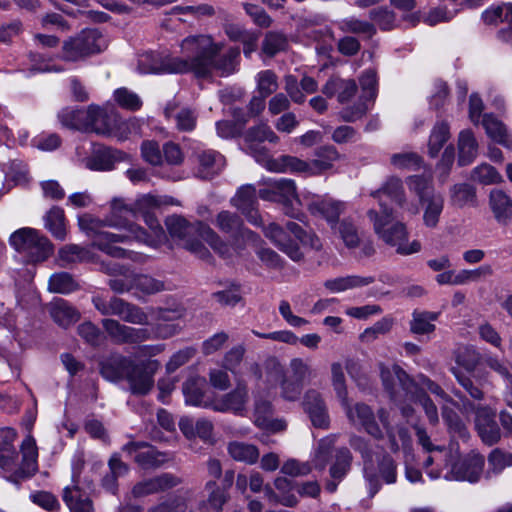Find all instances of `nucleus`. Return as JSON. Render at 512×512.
Here are the masks:
<instances>
[{
	"instance_id": "6e6552de",
	"label": "nucleus",
	"mask_w": 512,
	"mask_h": 512,
	"mask_svg": "<svg viewBox=\"0 0 512 512\" xmlns=\"http://www.w3.org/2000/svg\"><path fill=\"white\" fill-rule=\"evenodd\" d=\"M264 233L293 261H299L302 258L297 241L304 245H310L314 249H319L321 246L320 240L314 234L308 233L299 224L292 221L287 222L285 228L277 223H270L264 228Z\"/></svg>"
},
{
	"instance_id": "58836bf2",
	"label": "nucleus",
	"mask_w": 512,
	"mask_h": 512,
	"mask_svg": "<svg viewBox=\"0 0 512 512\" xmlns=\"http://www.w3.org/2000/svg\"><path fill=\"white\" fill-rule=\"evenodd\" d=\"M109 472L102 478V487L113 495L118 492V478L123 477L129 471V467L125 464L117 454L111 456L108 461Z\"/></svg>"
},
{
	"instance_id": "79ce46f5",
	"label": "nucleus",
	"mask_w": 512,
	"mask_h": 512,
	"mask_svg": "<svg viewBox=\"0 0 512 512\" xmlns=\"http://www.w3.org/2000/svg\"><path fill=\"white\" fill-rule=\"evenodd\" d=\"M482 125L487 135L496 143H499L509 149H512V137L507 132L502 122L492 115L486 114L483 117Z\"/></svg>"
},
{
	"instance_id": "13d9d810",
	"label": "nucleus",
	"mask_w": 512,
	"mask_h": 512,
	"mask_svg": "<svg viewBox=\"0 0 512 512\" xmlns=\"http://www.w3.org/2000/svg\"><path fill=\"white\" fill-rule=\"evenodd\" d=\"M288 45L287 37L279 31H269L266 33L262 42V51L269 57L286 49Z\"/></svg>"
},
{
	"instance_id": "20e7f679",
	"label": "nucleus",
	"mask_w": 512,
	"mask_h": 512,
	"mask_svg": "<svg viewBox=\"0 0 512 512\" xmlns=\"http://www.w3.org/2000/svg\"><path fill=\"white\" fill-rule=\"evenodd\" d=\"M17 434L8 429L3 441L0 442V468L9 473L5 478L15 484L32 477L37 469L38 449L32 435H27L21 444L22 461L18 465V453L13 445Z\"/></svg>"
},
{
	"instance_id": "c9c22d12",
	"label": "nucleus",
	"mask_w": 512,
	"mask_h": 512,
	"mask_svg": "<svg viewBox=\"0 0 512 512\" xmlns=\"http://www.w3.org/2000/svg\"><path fill=\"white\" fill-rule=\"evenodd\" d=\"M315 158L311 160L312 174L320 175L333 169L335 162L341 160L342 155L333 145H323L314 152Z\"/></svg>"
},
{
	"instance_id": "69168bd1",
	"label": "nucleus",
	"mask_w": 512,
	"mask_h": 512,
	"mask_svg": "<svg viewBox=\"0 0 512 512\" xmlns=\"http://www.w3.org/2000/svg\"><path fill=\"white\" fill-rule=\"evenodd\" d=\"M337 230L347 248L353 249L359 246L360 237L358 229L352 221L349 219H343L339 223Z\"/></svg>"
},
{
	"instance_id": "aec40b11",
	"label": "nucleus",
	"mask_w": 512,
	"mask_h": 512,
	"mask_svg": "<svg viewBox=\"0 0 512 512\" xmlns=\"http://www.w3.org/2000/svg\"><path fill=\"white\" fill-rule=\"evenodd\" d=\"M150 312L155 315L157 321L155 334L158 338L172 337L181 330V326L176 321L183 317V308H150Z\"/></svg>"
},
{
	"instance_id": "473e14b6",
	"label": "nucleus",
	"mask_w": 512,
	"mask_h": 512,
	"mask_svg": "<svg viewBox=\"0 0 512 512\" xmlns=\"http://www.w3.org/2000/svg\"><path fill=\"white\" fill-rule=\"evenodd\" d=\"M322 93L331 98L337 95L340 103L350 101L357 92V84L353 79H342L339 77H331L322 87Z\"/></svg>"
},
{
	"instance_id": "f03ea898",
	"label": "nucleus",
	"mask_w": 512,
	"mask_h": 512,
	"mask_svg": "<svg viewBox=\"0 0 512 512\" xmlns=\"http://www.w3.org/2000/svg\"><path fill=\"white\" fill-rule=\"evenodd\" d=\"M223 44L215 42L208 34L189 35L180 43L181 53L187 57L188 73L198 78L211 76L217 72L228 76L237 70L240 59L239 48H230L220 55Z\"/></svg>"
},
{
	"instance_id": "09e8293b",
	"label": "nucleus",
	"mask_w": 512,
	"mask_h": 512,
	"mask_svg": "<svg viewBox=\"0 0 512 512\" xmlns=\"http://www.w3.org/2000/svg\"><path fill=\"white\" fill-rule=\"evenodd\" d=\"M450 138V128L447 122H436L430 133L428 151L431 157L438 155L439 151Z\"/></svg>"
},
{
	"instance_id": "bf43d9fd",
	"label": "nucleus",
	"mask_w": 512,
	"mask_h": 512,
	"mask_svg": "<svg viewBox=\"0 0 512 512\" xmlns=\"http://www.w3.org/2000/svg\"><path fill=\"white\" fill-rule=\"evenodd\" d=\"M494 273V270L491 265L484 264L476 269H463L456 273V282L459 285L469 284L471 282H479L481 280H486L491 277Z\"/></svg>"
},
{
	"instance_id": "e2e57ef3",
	"label": "nucleus",
	"mask_w": 512,
	"mask_h": 512,
	"mask_svg": "<svg viewBox=\"0 0 512 512\" xmlns=\"http://www.w3.org/2000/svg\"><path fill=\"white\" fill-rule=\"evenodd\" d=\"M124 300L118 297L106 299L103 296L96 295L92 298V303L97 311L104 316H118L121 313Z\"/></svg>"
},
{
	"instance_id": "5701e85b",
	"label": "nucleus",
	"mask_w": 512,
	"mask_h": 512,
	"mask_svg": "<svg viewBox=\"0 0 512 512\" xmlns=\"http://www.w3.org/2000/svg\"><path fill=\"white\" fill-rule=\"evenodd\" d=\"M232 204L246 216L251 224L255 226L262 224L261 216L257 210V192L254 186H242L235 197L232 198Z\"/></svg>"
},
{
	"instance_id": "5fc2aeb1",
	"label": "nucleus",
	"mask_w": 512,
	"mask_h": 512,
	"mask_svg": "<svg viewBox=\"0 0 512 512\" xmlns=\"http://www.w3.org/2000/svg\"><path fill=\"white\" fill-rule=\"evenodd\" d=\"M451 204L462 208L467 205H474L476 202L475 189L466 183L456 184L450 190Z\"/></svg>"
},
{
	"instance_id": "0eeeda50",
	"label": "nucleus",
	"mask_w": 512,
	"mask_h": 512,
	"mask_svg": "<svg viewBox=\"0 0 512 512\" xmlns=\"http://www.w3.org/2000/svg\"><path fill=\"white\" fill-rule=\"evenodd\" d=\"M485 459L478 453H470L463 459H458L456 453L450 449V455L443 458L442 463L427 471L432 479L443 477L452 481H468L475 483L479 481L484 468Z\"/></svg>"
},
{
	"instance_id": "393cba45",
	"label": "nucleus",
	"mask_w": 512,
	"mask_h": 512,
	"mask_svg": "<svg viewBox=\"0 0 512 512\" xmlns=\"http://www.w3.org/2000/svg\"><path fill=\"white\" fill-rule=\"evenodd\" d=\"M475 427L481 440L491 446L501 437L494 413L487 407H478L475 412Z\"/></svg>"
},
{
	"instance_id": "774afa93",
	"label": "nucleus",
	"mask_w": 512,
	"mask_h": 512,
	"mask_svg": "<svg viewBox=\"0 0 512 512\" xmlns=\"http://www.w3.org/2000/svg\"><path fill=\"white\" fill-rule=\"evenodd\" d=\"M390 162L397 169L416 170L420 168L422 159L415 152H401L393 154Z\"/></svg>"
},
{
	"instance_id": "de8ad7c7",
	"label": "nucleus",
	"mask_w": 512,
	"mask_h": 512,
	"mask_svg": "<svg viewBox=\"0 0 512 512\" xmlns=\"http://www.w3.org/2000/svg\"><path fill=\"white\" fill-rule=\"evenodd\" d=\"M438 316L439 313L437 312L415 310L410 322V331L418 335L433 332L435 330V325L432 322L437 320Z\"/></svg>"
},
{
	"instance_id": "c03bdc74",
	"label": "nucleus",
	"mask_w": 512,
	"mask_h": 512,
	"mask_svg": "<svg viewBox=\"0 0 512 512\" xmlns=\"http://www.w3.org/2000/svg\"><path fill=\"white\" fill-rule=\"evenodd\" d=\"M227 451L233 460L250 465L256 463L259 458L258 448L253 444L245 442H230L227 446Z\"/></svg>"
},
{
	"instance_id": "f3484780",
	"label": "nucleus",
	"mask_w": 512,
	"mask_h": 512,
	"mask_svg": "<svg viewBox=\"0 0 512 512\" xmlns=\"http://www.w3.org/2000/svg\"><path fill=\"white\" fill-rule=\"evenodd\" d=\"M122 449L143 469L157 468L167 460L165 453L146 442H129Z\"/></svg>"
},
{
	"instance_id": "72a5a7b5",
	"label": "nucleus",
	"mask_w": 512,
	"mask_h": 512,
	"mask_svg": "<svg viewBox=\"0 0 512 512\" xmlns=\"http://www.w3.org/2000/svg\"><path fill=\"white\" fill-rule=\"evenodd\" d=\"M62 497L70 512H94L90 496L78 485L66 487Z\"/></svg>"
},
{
	"instance_id": "6e6d98bb",
	"label": "nucleus",
	"mask_w": 512,
	"mask_h": 512,
	"mask_svg": "<svg viewBox=\"0 0 512 512\" xmlns=\"http://www.w3.org/2000/svg\"><path fill=\"white\" fill-rule=\"evenodd\" d=\"M167 118H174L176 128L182 132H191L195 129L197 123L196 113L188 108H182L175 115L172 110L167 107L164 111Z\"/></svg>"
},
{
	"instance_id": "423d86ee",
	"label": "nucleus",
	"mask_w": 512,
	"mask_h": 512,
	"mask_svg": "<svg viewBox=\"0 0 512 512\" xmlns=\"http://www.w3.org/2000/svg\"><path fill=\"white\" fill-rule=\"evenodd\" d=\"M380 208V213L375 210H369L367 213L378 237L385 244L395 247L398 254L410 255L419 252L421 244L418 241L406 243L409 235L406 225L395 220L392 209L382 203H380Z\"/></svg>"
},
{
	"instance_id": "864d4df0",
	"label": "nucleus",
	"mask_w": 512,
	"mask_h": 512,
	"mask_svg": "<svg viewBox=\"0 0 512 512\" xmlns=\"http://www.w3.org/2000/svg\"><path fill=\"white\" fill-rule=\"evenodd\" d=\"M287 376L306 385L314 377V371L310 363L302 358H293L289 362Z\"/></svg>"
},
{
	"instance_id": "a211bd4d",
	"label": "nucleus",
	"mask_w": 512,
	"mask_h": 512,
	"mask_svg": "<svg viewBox=\"0 0 512 512\" xmlns=\"http://www.w3.org/2000/svg\"><path fill=\"white\" fill-rule=\"evenodd\" d=\"M341 405L352 424L362 426L368 434L376 439L383 437L382 430L376 423L374 413L368 405L356 403L354 406H351L348 398H346V403H341Z\"/></svg>"
},
{
	"instance_id": "37998d69",
	"label": "nucleus",
	"mask_w": 512,
	"mask_h": 512,
	"mask_svg": "<svg viewBox=\"0 0 512 512\" xmlns=\"http://www.w3.org/2000/svg\"><path fill=\"white\" fill-rule=\"evenodd\" d=\"M88 108L87 109H74L71 107H66L62 109L59 114L58 118L63 126L85 131L87 132V119H88Z\"/></svg>"
},
{
	"instance_id": "f8f14e48",
	"label": "nucleus",
	"mask_w": 512,
	"mask_h": 512,
	"mask_svg": "<svg viewBox=\"0 0 512 512\" xmlns=\"http://www.w3.org/2000/svg\"><path fill=\"white\" fill-rule=\"evenodd\" d=\"M160 367L157 360H143L135 362L129 367L125 380L129 385V390L135 395H146L154 386V374Z\"/></svg>"
},
{
	"instance_id": "4c0bfd02",
	"label": "nucleus",
	"mask_w": 512,
	"mask_h": 512,
	"mask_svg": "<svg viewBox=\"0 0 512 512\" xmlns=\"http://www.w3.org/2000/svg\"><path fill=\"white\" fill-rule=\"evenodd\" d=\"M423 208V223L428 228H436L444 209V198L440 193L430 194L420 201Z\"/></svg>"
},
{
	"instance_id": "dca6fc26",
	"label": "nucleus",
	"mask_w": 512,
	"mask_h": 512,
	"mask_svg": "<svg viewBox=\"0 0 512 512\" xmlns=\"http://www.w3.org/2000/svg\"><path fill=\"white\" fill-rule=\"evenodd\" d=\"M248 401V386L244 380L239 379L233 390L212 401L211 409L217 412H232L236 415H243Z\"/></svg>"
},
{
	"instance_id": "ea45409f",
	"label": "nucleus",
	"mask_w": 512,
	"mask_h": 512,
	"mask_svg": "<svg viewBox=\"0 0 512 512\" xmlns=\"http://www.w3.org/2000/svg\"><path fill=\"white\" fill-rule=\"evenodd\" d=\"M371 195L374 198H378L379 204L382 203L384 206L387 205L383 202V196L389 198L399 207H403L406 203V196L402 181L397 177H390L379 190L372 192Z\"/></svg>"
},
{
	"instance_id": "2eb2a0df",
	"label": "nucleus",
	"mask_w": 512,
	"mask_h": 512,
	"mask_svg": "<svg viewBox=\"0 0 512 512\" xmlns=\"http://www.w3.org/2000/svg\"><path fill=\"white\" fill-rule=\"evenodd\" d=\"M258 196L264 201L288 205L298 198L296 183L292 179H268L259 189Z\"/></svg>"
},
{
	"instance_id": "680f3d73",
	"label": "nucleus",
	"mask_w": 512,
	"mask_h": 512,
	"mask_svg": "<svg viewBox=\"0 0 512 512\" xmlns=\"http://www.w3.org/2000/svg\"><path fill=\"white\" fill-rule=\"evenodd\" d=\"M246 349L239 344L229 349L223 356L221 366L231 372L235 377L239 375V368L244 359Z\"/></svg>"
},
{
	"instance_id": "b1692460",
	"label": "nucleus",
	"mask_w": 512,
	"mask_h": 512,
	"mask_svg": "<svg viewBox=\"0 0 512 512\" xmlns=\"http://www.w3.org/2000/svg\"><path fill=\"white\" fill-rule=\"evenodd\" d=\"M102 269L111 276L108 285L115 293L123 294L134 290L135 273L129 267L109 262L103 264Z\"/></svg>"
},
{
	"instance_id": "9d476101",
	"label": "nucleus",
	"mask_w": 512,
	"mask_h": 512,
	"mask_svg": "<svg viewBox=\"0 0 512 512\" xmlns=\"http://www.w3.org/2000/svg\"><path fill=\"white\" fill-rule=\"evenodd\" d=\"M106 46V39L99 30L85 29L63 43V59L72 62L83 60L101 52Z\"/></svg>"
},
{
	"instance_id": "7ed1b4c3",
	"label": "nucleus",
	"mask_w": 512,
	"mask_h": 512,
	"mask_svg": "<svg viewBox=\"0 0 512 512\" xmlns=\"http://www.w3.org/2000/svg\"><path fill=\"white\" fill-rule=\"evenodd\" d=\"M165 225L170 236L177 240L179 245L200 259L207 260L211 256L200 239L206 241L223 258H229L234 250L214 230L202 222L189 223L185 218L174 215L167 217Z\"/></svg>"
},
{
	"instance_id": "052dcab7",
	"label": "nucleus",
	"mask_w": 512,
	"mask_h": 512,
	"mask_svg": "<svg viewBox=\"0 0 512 512\" xmlns=\"http://www.w3.org/2000/svg\"><path fill=\"white\" fill-rule=\"evenodd\" d=\"M119 317L134 325H149L148 314L140 307L124 300Z\"/></svg>"
},
{
	"instance_id": "603ef678",
	"label": "nucleus",
	"mask_w": 512,
	"mask_h": 512,
	"mask_svg": "<svg viewBox=\"0 0 512 512\" xmlns=\"http://www.w3.org/2000/svg\"><path fill=\"white\" fill-rule=\"evenodd\" d=\"M338 28L344 33L365 35L367 38H372L376 34V27L373 23L356 17L341 20L338 23Z\"/></svg>"
},
{
	"instance_id": "f257e3e1",
	"label": "nucleus",
	"mask_w": 512,
	"mask_h": 512,
	"mask_svg": "<svg viewBox=\"0 0 512 512\" xmlns=\"http://www.w3.org/2000/svg\"><path fill=\"white\" fill-rule=\"evenodd\" d=\"M136 219V211L128 206L122 199H114L111 202V214L107 220L110 227L123 229L125 233H111L102 231L103 222L97 219H80L79 225L91 237H93V245L107 255L114 258H127L134 262L144 263L147 256L130 250L117 247L115 243H126L129 241H137L144 243L150 247H156V241L147 234V232L139 225L134 223Z\"/></svg>"
},
{
	"instance_id": "a18cd8bd",
	"label": "nucleus",
	"mask_w": 512,
	"mask_h": 512,
	"mask_svg": "<svg viewBox=\"0 0 512 512\" xmlns=\"http://www.w3.org/2000/svg\"><path fill=\"white\" fill-rule=\"evenodd\" d=\"M459 159L461 166L470 164L477 155L478 144L471 130H463L458 139Z\"/></svg>"
},
{
	"instance_id": "8fccbe9b",
	"label": "nucleus",
	"mask_w": 512,
	"mask_h": 512,
	"mask_svg": "<svg viewBox=\"0 0 512 512\" xmlns=\"http://www.w3.org/2000/svg\"><path fill=\"white\" fill-rule=\"evenodd\" d=\"M165 289L163 281L158 280L147 274H136L134 276V295L139 297L142 295H152L159 293Z\"/></svg>"
},
{
	"instance_id": "f704fd0d",
	"label": "nucleus",
	"mask_w": 512,
	"mask_h": 512,
	"mask_svg": "<svg viewBox=\"0 0 512 512\" xmlns=\"http://www.w3.org/2000/svg\"><path fill=\"white\" fill-rule=\"evenodd\" d=\"M206 380L203 377H191L183 383V394L186 404L204 408H211L212 401L204 396Z\"/></svg>"
},
{
	"instance_id": "7c9ffc66",
	"label": "nucleus",
	"mask_w": 512,
	"mask_h": 512,
	"mask_svg": "<svg viewBox=\"0 0 512 512\" xmlns=\"http://www.w3.org/2000/svg\"><path fill=\"white\" fill-rule=\"evenodd\" d=\"M131 365L132 359L129 357L120 354L110 355L101 361L100 373L106 380L117 382L125 379Z\"/></svg>"
},
{
	"instance_id": "1a4fd4ad",
	"label": "nucleus",
	"mask_w": 512,
	"mask_h": 512,
	"mask_svg": "<svg viewBox=\"0 0 512 512\" xmlns=\"http://www.w3.org/2000/svg\"><path fill=\"white\" fill-rule=\"evenodd\" d=\"M10 245L25 254L31 262L46 260L53 251V246L45 236L33 228H21L10 236Z\"/></svg>"
},
{
	"instance_id": "4be33fe9",
	"label": "nucleus",
	"mask_w": 512,
	"mask_h": 512,
	"mask_svg": "<svg viewBox=\"0 0 512 512\" xmlns=\"http://www.w3.org/2000/svg\"><path fill=\"white\" fill-rule=\"evenodd\" d=\"M193 157L198 164L196 176L201 179H211L225 166L224 157L215 150L196 149Z\"/></svg>"
},
{
	"instance_id": "bb28decb",
	"label": "nucleus",
	"mask_w": 512,
	"mask_h": 512,
	"mask_svg": "<svg viewBox=\"0 0 512 512\" xmlns=\"http://www.w3.org/2000/svg\"><path fill=\"white\" fill-rule=\"evenodd\" d=\"M489 208L495 221L507 226L512 221V198L502 189H492L489 194Z\"/></svg>"
},
{
	"instance_id": "a19ab883",
	"label": "nucleus",
	"mask_w": 512,
	"mask_h": 512,
	"mask_svg": "<svg viewBox=\"0 0 512 512\" xmlns=\"http://www.w3.org/2000/svg\"><path fill=\"white\" fill-rule=\"evenodd\" d=\"M374 277H362L357 275H349L328 279L324 282V287L332 293H340L346 290L367 286L374 282Z\"/></svg>"
},
{
	"instance_id": "49530a36",
	"label": "nucleus",
	"mask_w": 512,
	"mask_h": 512,
	"mask_svg": "<svg viewBox=\"0 0 512 512\" xmlns=\"http://www.w3.org/2000/svg\"><path fill=\"white\" fill-rule=\"evenodd\" d=\"M46 229L58 240L66 237L65 215L62 208L52 207L44 217Z\"/></svg>"
},
{
	"instance_id": "3c124183",
	"label": "nucleus",
	"mask_w": 512,
	"mask_h": 512,
	"mask_svg": "<svg viewBox=\"0 0 512 512\" xmlns=\"http://www.w3.org/2000/svg\"><path fill=\"white\" fill-rule=\"evenodd\" d=\"M352 454L346 447L336 450L335 461L331 465L329 473L332 479L342 481L351 468Z\"/></svg>"
},
{
	"instance_id": "2f4dec72",
	"label": "nucleus",
	"mask_w": 512,
	"mask_h": 512,
	"mask_svg": "<svg viewBox=\"0 0 512 512\" xmlns=\"http://www.w3.org/2000/svg\"><path fill=\"white\" fill-rule=\"evenodd\" d=\"M308 209L312 214L325 218L333 227L339 216L343 213L345 205L330 198L317 197L309 203Z\"/></svg>"
},
{
	"instance_id": "4468645a",
	"label": "nucleus",
	"mask_w": 512,
	"mask_h": 512,
	"mask_svg": "<svg viewBox=\"0 0 512 512\" xmlns=\"http://www.w3.org/2000/svg\"><path fill=\"white\" fill-rule=\"evenodd\" d=\"M101 324L111 340L119 345L139 344L152 338L147 328L127 326L112 318L103 319Z\"/></svg>"
},
{
	"instance_id": "cd10ccee",
	"label": "nucleus",
	"mask_w": 512,
	"mask_h": 512,
	"mask_svg": "<svg viewBox=\"0 0 512 512\" xmlns=\"http://www.w3.org/2000/svg\"><path fill=\"white\" fill-rule=\"evenodd\" d=\"M303 406L315 427L327 429L329 416L321 395L316 390H309L304 396Z\"/></svg>"
},
{
	"instance_id": "338daca9",
	"label": "nucleus",
	"mask_w": 512,
	"mask_h": 512,
	"mask_svg": "<svg viewBox=\"0 0 512 512\" xmlns=\"http://www.w3.org/2000/svg\"><path fill=\"white\" fill-rule=\"evenodd\" d=\"M257 90L260 95L268 97L278 89V78L272 70L260 71L256 76Z\"/></svg>"
},
{
	"instance_id": "0e129e2a",
	"label": "nucleus",
	"mask_w": 512,
	"mask_h": 512,
	"mask_svg": "<svg viewBox=\"0 0 512 512\" xmlns=\"http://www.w3.org/2000/svg\"><path fill=\"white\" fill-rule=\"evenodd\" d=\"M442 418L447 424L450 432L457 434L460 438H468V430L456 411L444 406L442 407Z\"/></svg>"
},
{
	"instance_id": "c756f323",
	"label": "nucleus",
	"mask_w": 512,
	"mask_h": 512,
	"mask_svg": "<svg viewBox=\"0 0 512 512\" xmlns=\"http://www.w3.org/2000/svg\"><path fill=\"white\" fill-rule=\"evenodd\" d=\"M415 435L418 443L423 447L426 452L434 453L433 455H428L424 461V467L426 468V472L435 467L439 466L443 458L450 455V449L445 448L444 446H436L433 445L431 439L426 431V429L422 426L416 425L414 426Z\"/></svg>"
},
{
	"instance_id": "e433bc0d",
	"label": "nucleus",
	"mask_w": 512,
	"mask_h": 512,
	"mask_svg": "<svg viewBox=\"0 0 512 512\" xmlns=\"http://www.w3.org/2000/svg\"><path fill=\"white\" fill-rule=\"evenodd\" d=\"M49 313L53 320L61 327L67 328L77 322L80 313L66 300L58 298L48 306Z\"/></svg>"
},
{
	"instance_id": "9b49d317",
	"label": "nucleus",
	"mask_w": 512,
	"mask_h": 512,
	"mask_svg": "<svg viewBox=\"0 0 512 512\" xmlns=\"http://www.w3.org/2000/svg\"><path fill=\"white\" fill-rule=\"evenodd\" d=\"M137 69L142 74H184L188 73L187 57L145 52L139 55Z\"/></svg>"
},
{
	"instance_id": "ddd939ff",
	"label": "nucleus",
	"mask_w": 512,
	"mask_h": 512,
	"mask_svg": "<svg viewBox=\"0 0 512 512\" xmlns=\"http://www.w3.org/2000/svg\"><path fill=\"white\" fill-rule=\"evenodd\" d=\"M245 142L247 143V151L252 155L255 160L262 166L266 165V161L261 158H271L268 150L261 146L263 142H269L271 144H277L279 137L266 123H260L256 126L250 127L244 136Z\"/></svg>"
},
{
	"instance_id": "39448f33",
	"label": "nucleus",
	"mask_w": 512,
	"mask_h": 512,
	"mask_svg": "<svg viewBox=\"0 0 512 512\" xmlns=\"http://www.w3.org/2000/svg\"><path fill=\"white\" fill-rule=\"evenodd\" d=\"M379 367L383 385L394 402L400 403L403 393L406 400L419 403L422 406L431 425L438 424L439 416L436 405L400 366L393 365L392 368H389L381 363Z\"/></svg>"
},
{
	"instance_id": "c85d7f7f",
	"label": "nucleus",
	"mask_w": 512,
	"mask_h": 512,
	"mask_svg": "<svg viewBox=\"0 0 512 512\" xmlns=\"http://www.w3.org/2000/svg\"><path fill=\"white\" fill-rule=\"evenodd\" d=\"M216 227L224 234L233 239L250 238L253 233L245 229L243 221L236 213L230 211H221L217 214L215 219Z\"/></svg>"
},
{
	"instance_id": "a878e982",
	"label": "nucleus",
	"mask_w": 512,
	"mask_h": 512,
	"mask_svg": "<svg viewBox=\"0 0 512 512\" xmlns=\"http://www.w3.org/2000/svg\"><path fill=\"white\" fill-rule=\"evenodd\" d=\"M266 161L264 166L267 170L276 173H300L307 176H314L312 174L311 161H304L298 157L291 155H281L278 158H261Z\"/></svg>"
},
{
	"instance_id": "6ab92c4d",
	"label": "nucleus",
	"mask_w": 512,
	"mask_h": 512,
	"mask_svg": "<svg viewBox=\"0 0 512 512\" xmlns=\"http://www.w3.org/2000/svg\"><path fill=\"white\" fill-rule=\"evenodd\" d=\"M182 480L171 473H162L152 478H146L137 482L131 490V496L134 498H143L152 494L165 492L172 489Z\"/></svg>"
},
{
	"instance_id": "4d7b16f0",
	"label": "nucleus",
	"mask_w": 512,
	"mask_h": 512,
	"mask_svg": "<svg viewBox=\"0 0 512 512\" xmlns=\"http://www.w3.org/2000/svg\"><path fill=\"white\" fill-rule=\"evenodd\" d=\"M48 287L51 292L69 294L78 289V284L67 272L54 273L50 276Z\"/></svg>"
},
{
	"instance_id": "412c9836",
	"label": "nucleus",
	"mask_w": 512,
	"mask_h": 512,
	"mask_svg": "<svg viewBox=\"0 0 512 512\" xmlns=\"http://www.w3.org/2000/svg\"><path fill=\"white\" fill-rule=\"evenodd\" d=\"M87 132L110 136L117 125V115L113 110L96 105L88 107Z\"/></svg>"
}]
</instances>
